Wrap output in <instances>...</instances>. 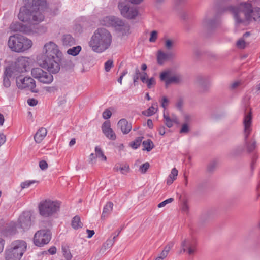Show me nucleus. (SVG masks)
Here are the masks:
<instances>
[{
	"instance_id": "obj_1",
	"label": "nucleus",
	"mask_w": 260,
	"mask_h": 260,
	"mask_svg": "<svg viewBox=\"0 0 260 260\" xmlns=\"http://www.w3.org/2000/svg\"><path fill=\"white\" fill-rule=\"evenodd\" d=\"M24 6L21 7L18 15V19L27 25H34L44 19L42 12L47 8L46 0H23Z\"/></svg>"
},
{
	"instance_id": "obj_2",
	"label": "nucleus",
	"mask_w": 260,
	"mask_h": 260,
	"mask_svg": "<svg viewBox=\"0 0 260 260\" xmlns=\"http://www.w3.org/2000/svg\"><path fill=\"white\" fill-rule=\"evenodd\" d=\"M232 14L236 26H246L253 21L260 22V8L252 9L250 4L242 3L237 6H230L226 10Z\"/></svg>"
},
{
	"instance_id": "obj_3",
	"label": "nucleus",
	"mask_w": 260,
	"mask_h": 260,
	"mask_svg": "<svg viewBox=\"0 0 260 260\" xmlns=\"http://www.w3.org/2000/svg\"><path fill=\"white\" fill-rule=\"evenodd\" d=\"M43 52V54L38 59L40 66L52 73H58L60 69L62 53L57 45L52 41L46 43L44 46Z\"/></svg>"
},
{
	"instance_id": "obj_4",
	"label": "nucleus",
	"mask_w": 260,
	"mask_h": 260,
	"mask_svg": "<svg viewBox=\"0 0 260 260\" xmlns=\"http://www.w3.org/2000/svg\"><path fill=\"white\" fill-rule=\"evenodd\" d=\"M112 41V36L110 31L104 28H99L92 36L89 45L94 52L102 53L110 47Z\"/></svg>"
},
{
	"instance_id": "obj_5",
	"label": "nucleus",
	"mask_w": 260,
	"mask_h": 260,
	"mask_svg": "<svg viewBox=\"0 0 260 260\" xmlns=\"http://www.w3.org/2000/svg\"><path fill=\"white\" fill-rule=\"evenodd\" d=\"M8 45L12 51L23 52L31 47L32 42L23 36L14 35L9 37Z\"/></svg>"
},
{
	"instance_id": "obj_6",
	"label": "nucleus",
	"mask_w": 260,
	"mask_h": 260,
	"mask_svg": "<svg viewBox=\"0 0 260 260\" xmlns=\"http://www.w3.org/2000/svg\"><path fill=\"white\" fill-rule=\"evenodd\" d=\"M27 247L23 240H16L12 242L5 251L6 260H20Z\"/></svg>"
},
{
	"instance_id": "obj_7",
	"label": "nucleus",
	"mask_w": 260,
	"mask_h": 260,
	"mask_svg": "<svg viewBox=\"0 0 260 260\" xmlns=\"http://www.w3.org/2000/svg\"><path fill=\"white\" fill-rule=\"evenodd\" d=\"M243 136L244 146L248 153H251L256 147V142L254 138L248 140V138L252 131V116L251 113L245 114L243 119Z\"/></svg>"
},
{
	"instance_id": "obj_8",
	"label": "nucleus",
	"mask_w": 260,
	"mask_h": 260,
	"mask_svg": "<svg viewBox=\"0 0 260 260\" xmlns=\"http://www.w3.org/2000/svg\"><path fill=\"white\" fill-rule=\"evenodd\" d=\"M59 207L60 204L58 202L46 200L40 203L39 213L41 216L48 217L58 211Z\"/></svg>"
},
{
	"instance_id": "obj_9",
	"label": "nucleus",
	"mask_w": 260,
	"mask_h": 260,
	"mask_svg": "<svg viewBox=\"0 0 260 260\" xmlns=\"http://www.w3.org/2000/svg\"><path fill=\"white\" fill-rule=\"evenodd\" d=\"M121 15L127 19H135L138 15V8L133 6L132 3L127 2H119L118 5Z\"/></svg>"
},
{
	"instance_id": "obj_10",
	"label": "nucleus",
	"mask_w": 260,
	"mask_h": 260,
	"mask_svg": "<svg viewBox=\"0 0 260 260\" xmlns=\"http://www.w3.org/2000/svg\"><path fill=\"white\" fill-rule=\"evenodd\" d=\"M51 238V233L49 230H41L34 235V243L35 245L41 247L48 244Z\"/></svg>"
},
{
	"instance_id": "obj_11",
	"label": "nucleus",
	"mask_w": 260,
	"mask_h": 260,
	"mask_svg": "<svg viewBox=\"0 0 260 260\" xmlns=\"http://www.w3.org/2000/svg\"><path fill=\"white\" fill-rule=\"evenodd\" d=\"M16 82L17 86L19 89H28L33 92H37L35 89L36 82L30 77H17L16 79Z\"/></svg>"
},
{
	"instance_id": "obj_12",
	"label": "nucleus",
	"mask_w": 260,
	"mask_h": 260,
	"mask_svg": "<svg viewBox=\"0 0 260 260\" xmlns=\"http://www.w3.org/2000/svg\"><path fill=\"white\" fill-rule=\"evenodd\" d=\"M28 65L27 58L22 56L18 57L14 64L9 67L12 69V74L14 76H17L20 73L25 72Z\"/></svg>"
},
{
	"instance_id": "obj_13",
	"label": "nucleus",
	"mask_w": 260,
	"mask_h": 260,
	"mask_svg": "<svg viewBox=\"0 0 260 260\" xmlns=\"http://www.w3.org/2000/svg\"><path fill=\"white\" fill-rule=\"evenodd\" d=\"M181 252H186L189 255L194 254L197 249V242L192 238H187L184 239L181 244Z\"/></svg>"
},
{
	"instance_id": "obj_14",
	"label": "nucleus",
	"mask_w": 260,
	"mask_h": 260,
	"mask_svg": "<svg viewBox=\"0 0 260 260\" xmlns=\"http://www.w3.org/2000/svg\"><path fill=\"white\" fill-rule=\"evenodd\" d=\"M170 74V71L166 70L161 72L160 74V80L165 82L166 87H168L171 84L179 83L182 81V78L180 75H175L171 76Z\"/></svg>"
},
{
	"instance_id": "obj_15",
	"label": "nucleus",
	"mask_w": 260,
	"mask_h": 260,
	"mask_svg": "<svg viewBox=\"0 0 260 260\" xmlns=\"http://www.w3.org/2000/svg\"><path fill=\"white\" fill-rule=\"evenodd\" d=\"M31 214L29 212H23L19 216L17 226L23 230H28L31 225Z\"/></svg>"
},
{
	"instance_id": "obj_16",
	"label": "nucleus",
	"mask_w": 260,
	"mask_h": 260,
	"mask_svg": "<svg viewBox=\"0 0 260 260\" xmlns=\"http://www.w3.org/2000/svg\"><path fill=\"white\" fill-rule=\"evenodd\" d=\"M220 23V21L218 18L214 17L211 19L208 16H206L203 20L202 24L205 29L210 31L217 28Z\"/></svg>"
},
{
	"instance_id": "obj_17",
	"label": "nucleus",
	"mask_w": 260,
	"mask_h": 260,
	"mask_svg": "<svg viewBox=\"0 0 260 260\" xmlns=\"http://www.w3.org/2000/svg\"><path fill=\"white\" fill-rule=\"evenodd\" d=\"M10 28L14 31H20L27 34L31 33L33 31L31 25L23 24L18 22H13L10 25Z\"/></svg>"
},
{
	"instance_id": "obj_18",
	"label": "nucleus",
	"mask_w": 260,
	"mask_h": 260,
	"mask_svg": "<svg viewBox=\"0 0 260 260\" xmlns=\"http://www.w3.org/2000/svg\"><path fill=\"white\" fill-rule=\"evenodd\" d=\"M102 130L108 139L112 140L116 139V136L114 132L111 128V124L109 121H106L103 123L102 125Z\"/></svg>"
},
{
	"instance_id": "obj_19",
	"label": "nucleus",
	"mask_w": 260,
	"mask_h": 260,
	"mask_svg": "<svg viewBox=\"0 0 260 260\" xmlns=\"http://www.w3.org/2000/svg\"><path fill=\"white\" fill-rule=\"evenodd\" d=\"M197 84L200 92L204 93L208 90L209 84L207 78L205 77H198L197 79Z\"/></svg>"
},
{
	"instance_id": "obj_20",
	"label": "nucleus",
	"mask_w": 260,
	"mask_h": 260,
	"mask_svg": "<svg viewBox=\"0 0 260 260\" xmlns=\"http://www.w3.org/2000/svg\"><path fill=\"white\" fill-rule=\"evenodd\" d=\"M173 54L171 52H164L161 50H158L157 53V62L159 65H162L165 62L171 59Z\"/></svg>"
},
{
	"instance_id": "obj_21",
	"label": "nucleus",
	"mask_w": 260,
	"mask_h": 260,
	"mask_svg": "<svg viewBox=\"0 0 260 260\" xmlns=\"http://www.w3.org/2000/svg\"><path fill=\"white\" fill-rule=\"evenodd\" d=\"M117 126L121 129L123 134H128L132 128L131 123L128 122L127 120L124 118L121 119L118 121Z\"/></svg>"
},
{
	"instance_id": "obj_22",
	"label": "nucleus",
	"mask_w": 260,
	"mask_h": 260,
	"mask_svg": "<svg viewBox=\"0 0 260 260\" xmlns=\"http://www.w3.org/2000/svg\"><path fill=\"white\" fill-rule=\"evenodd\" d=\"M13 75L12 69L10 67H7L5 70L3 76V85L5 87L8 88L11 86L10 78Z\"/></svg>"
},
{
	"instance_id": "obj_23",
	"label": "nucleus",
	"mask_w": 260,
	"mask_h": 260,
	"mask_svg": "<svg viewBox=\"0 0 260 260\" xmlns=\"http://www.w3.org/2000/svg\"><path fill=\"white\" fill-rule=\"evenodd\" d=\"M129 165L125 164H121L120 162L116 163L114 168L113 170L115 172L120 171L122 174L126 175L129 172Z\"/></svg>"
},
{
	"instance_id": "obj_24",
	"label": "nucleus",
	"mask_w": 260,
	"mask_h": 260,
	"mask_svg": "<svg viewBox=\"0 0 260 260\" xmlns=\"http://www.w3.org/2000/svg\"><path fill=\"white\" fill-rule=\"evenodd\" d=\"M113 208V203L112 202H108L104 206L101 215L102 219L108 217L111 213Z\"/></svg>"
},
{
	"instance_id": "obj_25",
	"label": "nucleus",
	"mask_w": 260,
	"mask_h": 260,
	"mask_svg": "<svg viewBox=\"0 0 260 260\" xmlns=\"http://www.w3.org/2000/svg\"><path fill=\"white\" fill-rule=\"evenodd\" d=\"M47 130L46 128L42 127L40 128L36 132L34 136V140L37 143H40L44 139L47 135Z\"/></svg>"
},
{
	"instance_id": "obj_26",
	"label": "nucleus",
	"mask_w": 260,
	"mask_h": 260,
	"mask_svg": "<svg viewBox=\"0 0 260 260\" xmlns=\"http://www.w3.org/2000/svg\"><path fill=\"white\" fill-rule=\"evenodd\" d=\"M53 80V76L49 72L44 71L42 77L39 80L40 82L44 84H50Z\"/></svg>"
},
{
	"instance_id": "obj_27",
	"label": "nucleus",
	"mask_w": 260,
	"mask_h": 260,
	"mask_svg": "<svg viewBox=\"0 0 260 260\" xmlns=\"http://www.w3.org/2000/svg\"><path fill=\"white\" fill-rule=\"evenodd\" d=\"M62 44L65 46H71L75 44V40L70 35H64L62 37Z\"/></svg>"
},
{
	"instance_id": "obj_28",
	"label": "nucleus",
	"mask_w": 260,
	"mask_h": 260,
	"mask_svg": "<svg viewBox=\"0 0 260 260\" xmlns=\"http://www.w3.org/2000/svg\"><path fill=\"white\" fill-rule=\"evenodd\" d=\"M115 239H114L113 238L112 239H108L105 243L103 244L102 247L99 250V253L100 254H103L107 249H109L113 245Z\"/></svg>"
},
{
	"instance_id": "obj_29",
	"label": "nucleus",
	"mask_w": 260,
	"mask_h": 260,
	"mask_svg": "<svg viewBox=\"0 0 260 260\" xmlns=\"http://www.w3.org/2000/svg\"><path fill=\"white\" fill-rule=\"evenodd\" d=\"M178 170L175 168L172 169L171 173L167 180V184L168 185H171L173 181L176 180L178 175Z\"/></svg>"
},
{
	"instance_id": "obj_30",
	"label": "nucleus",
	"mask_w": 260,
	"mask_h": 260,
	"mask_svg": "<svg viewBox=\"0 0 260 260\" xmlns=\"http://www.w3.org/2000/svg\"><path fill=\"white\" fill-rule=\"evenodd\" d=\"M174 243L173 242H169L164 248V250L159 256L164 260L168 255L171 249L173 247Z\"/></svg>"
},
{
	"instance_id": "obj_31",
	"label": "nucleus",
	"mask_w": 260,
	"mask_h": 260,
	"mask_svg": "<svg viewBox=\"0 0 260 260\" xmlns=\"http://www.w3.org/2000/svg\"><path fill=\"white\" fill-rule=\"evenodd\" d=\"M44 71L40 68H35L31 70V74L32 76L38 80L42 77Z\"/></svg>"
},
{
	"instance_id": "obj_32",
	"label": "nucleus",
	"mask_w": 260,
	"mask_h": 260,
	"mask_svg": "<svg viewBox=\"0 0 260 260\" xmlns=\"http://www.w3.org/2000/svg\"><path fill=\"white\" fill-rule=\"evenodd\" d=\"M72 226L74 229H78L83 226V224L81 221L80 218L78 216H75L72 219Z\"/></svg>"
},
{
	"instance_id": "obj_33",
	"label": "nucleus",
	"mask_w": 260,
	"mask_h": 260,
	"mask_svg": "<svg viewBox=\"0 0 260 260\" xmlns=\"http://www.w3.org/2000/svg\"><path fill=\"white\" fill-rule=\"evenodd\" d=\"M142 145L144 147L143 150L147 151H150L154 148V144L150 139H147L142 142Z\"/></svg>"
},
{
	"instance_id": "obj_34",
	"label": "nucleus",
	"mask_w": 260,
	"mask_h": 260,
	"mask_svg": "<svg viewBox=\"0 0 260 260\" xmlns=\"http://www.w3.org/2000/svg\"><path fill=\"white\" fill-rule=\"evenodd\" d=\"M17 228H18L17 224L12 223L10 226L8 227L5 234L7 236L14 235L17 232Z\"/></svg>"
},
{
	"instance_id": "obj_35",
	"label": "nucleus",
	"mask_w": 260,
	"mask_h": 260,
	"mask_svg": "<svg viewBox=\"0 0 260 260\" xmlns=\"http://www.w3.org/2000/svg\"><path fill=\"white\" fill-rule=\"evenodd\" d=\"M81 49L82 48L80 46H77L76 47H73L67 50V52L69 55H72L73 56H76L81 51Z\"/></svg>"
},
{
	"instance_id": "obj_36",
	"label": "nucleus",
	"mask_w": 260,
	"mask_h": 260,
	"mask_svg": "<svg viewBox=\"0 0 260 260\" xmlns=\"http://www.w3.org/2000/svg\"><path fill=\"white\" fill-rule=\"evenodd\" d=\"M114 16H107L104 17L101 21V24L107 26H111L113 22Z\"/></svg>"
},
{
	"instance_id": "obj_37",
	"label": "nucleus",
	"mask_w": 260,
	"mask_h": 260,
	"mask_svg": "<svg viewBox=\"0 0 260 260\" xmlns=\"http://www.w3.org/2000/svg\"><path fill=\"white\" fill-rule=\"evenodd\" d=\"M62 251L63 255L66 260H71L72 258V255L68 246H62Z\"/></svg>"
},
{
	"instance_id": "obj_38",
	"label": "nucleus",
	"mask_w": 260,
	"mask_h": 260,
	"mask_svg": "<svg viewBox=\"0 0 260 260\" xmlns=\"http://www.w3.org/2000/svg\"><path fill=\"white\" fill-rule=\"evenodd\" d=\"M125 22L120 18L114 17L113 22H112L111 26L114 27L116 30H117L120 27L122 26V25Z\"/></svg>"
},
{
	"instance_id": "obj_39",
	"label": "nucleus",
	"mask_w": 260,
	"mask_h": 260,
	"mask_svg": "<svg viewBox=\"0 0 260 260\" xmlns=\"http://www.w3.org/2000/svg\"><path fill=\"white\" fill-rule=\"evenodd\" d=\"M116 30L120 32L122 36L126 35L129 33V26L128 24L124 23Z\"/></svg>"
},
{
	"instance_id": "obj_40",
	"label": "nucleus",
	"mask_w": 260,
	"mask_h": 260,
	"mask_svg": "<svg viewBox=\"0 0 260 260\" xmlns=\"http://www.w3.org/2000/svg\"><path fill=\"white\" fill-rule=\"evenodd\" d=\"M143 137H138L134 141L132 142L130 146L133 149H137L140 145Z\"/></svg>"
},
{
	"instance_id": "obj_41",
	"label": "nucleus",
	"mask_w": 260,
	"mask_h": 260,
	"mask_svg": "<svg viewBox=\"0 0 260 260\" xmlns=\"http://www.w3.org/2000/svg\"><path fill=\"white\" fill-rule=\"evenodd\" d=\"M156 108L153 106L149 107L147 110L144 111L142 112V113L144 115L146 116H150L153 115L156 112Z\"/></svg>"
},
{
	"instance_id": "obj_42",
	"label": "nucleus",
	"mask_w": 260,
	"mask_h": 260,
	"mask_svg": "<svg viewBox=\"0 0 260 260\" xmlns=\"http://www.w3.org/2000/svg\"><path fill=\"white\" fill-rule=\"evenodd\" d=\"M95 156L97 157L101 158L102 160L106 161L107 159L106 157L105 156L103 152L101 150V148L99 146H96L95 148Z\"/></svg>"
},
{
	"instance_id": "obj_43",
	"label": "nucleus",
	"mask_w": 260,
	"mask_h": 260,
	"mask_svg": "<svg viewBox=\"0 0 260 260\" xmlns=\"http://www.w3.org/2000/svg\"><path fill=\"white\" fill-rule=\"evenodd\" d=\"M140 75L141 72L138 68L137 67L135 70V74L133 75V82L135 85L137 84L138 80L140 79Z\"/></svg>"
},
{
	"instance_id": "obj_44",
	"label": "nucleus",
	"mask_w": 260,
	"mask_h": 260,
	"mask_svg": "<svg viewBox=\"0 0 260 260\" xmlns=\"http://www.w3.org/2000/svg\"><path fill=\"white\" fill-rule=\"evenodd\" d=\"M164 118L165 120V123L166 125L168 128H171L173 125V121L171 120V118L169 117V115H166L165 113H164Z\"/></svg>"
},
{
	"instance_id": "obj_45",
	"label": "nucleus",
	"mask_w": 260,
	"mask_h": 260,
	"mask_svg": "<svg viewBox=\"0 0 260 260\" xmlns=\"http://www.w3.org/2000/svg\"><path fill=\"white\" fill-rule=\"evenodd\" d=\"M149 167H150L149 163L148 162H146L144 164H143V165L140 166V167L139 168V171L142 174H145L147 172L148 169L149 168Z\"/></svg>"
},
{
	"instance_id": "obj_46",
	"label": "nucleus",
	"mask_w": 260,
	"mask_h": 260,
	"mask_svg": "<svg viewBox=\"0 0 260 260\" xmlns=\"http://www.w3.org/2000/svg\"><path fill=\"white\" fill-rule=\"evenodd\" d=\"M113 67V61L112 60H108L104 64V69L106 72H108L110 69Z\"/></svg>"
},
{
	"instance_id": "obj_47",
	"label": "nucleus",
	"mask_w": 260,
	"mask_h": 260,
	"mask_svg": "<svg viewBox=\"0 0 260 260\" xmlns=\"http://www.w3.org/2000/svg\"><path fill=\"white\" fill-rule=\"evenodd\" d=\"M217 163L216 161L210 162L207 166V171L209 172H213L217 167Z\"/></svg>"
},
{
	"instance_id": "obj_48",
	"label": "nucleus",
	"mask_w": 260,
	"mask_h": 260,
	"mask_svg": "<svg viewBox=\"0 0 260 260\" xmlns=\"http://www.w3.org/2000/svg\"><path fill=\"white\" fill-rule=\"evenodd\" d=\"M35 183H36L35 180H27L21 183V187L22 189L27 188Z\"/></svg>"
},
{
	"instance_id": "obj_49",
	"label": "nucleus",
	"mask_w": 260,
	"mask_h": 260,
	"mask_svg": "<svg viewBox=\"0 0 260 260\" xmlns=\"http://www.w3.org/2000/svg\"><path fill=\"white\" fill-rule=\"evenodd\" d=\"M237 47L240 49H243L246 47V43L243 38L238 40L236 43Z\"/></svg>"
},
{
	"instance_id": "obj_50",
	"label": "nucleus",
	"mask_w": 260,
	"mask_h": 260,
	"mask_svg": "<svg viewBox=\"0 0 260 260\" xmlns=\"http://www.w3.org/2000/svg\"><path fill=\"white\" fill-rule=\"evenodd\" d=\"M165 46L167 50H171L174 46V42L171 40L167 39L165 41Z\"/></svg>"
},
{
	"instance_id": "obj_51",
	"label": "nucleus",
	"mask_w": 260,
	"mask_h": 260,
	"mask_svg": "<svg viewBox=\"0 0 260 260\" xmlns=\"http://www.w3.org/2000/svg\"><path fill=\"white\" fill-rule=\"evenodd\" d=\"M146 84H147V87L148 88H151L152 86L155 85L156 84L155 78L151 77L150 79H147Z\"/></svg>"
},
{
	"instance_id": "obj_52",
	"label": "nucleus",
	"mask_w": 260,
	"mask_h": 260,
	"mask_svg": "<svg viewBox=\"0 0 260 260\" xmlns=\"http://www.w3.org/2000/svg\"><path fill=\"white\" fill-rule=\"evenodd\" d=\"M158 32L156 30L152 31L150 34V37L149 41L150 42H155L157 38Z\"/></svg>"
},
{
	"instance_id": "obj_53",
	"label": "nucleus",
	"mask_w": 260,
	"mask_h": 260,
	"mask_svg": "<svg viewBox=\"0 0 260 260\" xmlns=\"http://www.w3.org/2000/svg\"><path fill=\"white\" fill-rule=\"evenodd\" d=\"M173 201H174V198H170L161 202V203H160L158 205V207L161 208V207H165L167 204L171 203Z\"/></svg>"
},
{
	"instance_id": "obj_54",
	"label": "nucleus",
	"mask_w": 260,
	"mask_h": 260,
	"mask_svg": "<svg viewBox=\"0 0 260 260\" xmlns=\"http://www.w3.org/2000/svg\"><path fill=\"white\" fill-rule=\"evenodd\" d=\"M189 131V127L187 124L184 123L182 125V127L180 131V133L182 134H186Z\"/></svg>"
},
{
	"instance_id": "obj_55",
	"label": "nucleus",
	"mask_w": 260,
	"mask_h": 260,
	"mask_svg": "<svg viewBox=\"0 0 260 260\" xmlns=\"http://www.w3.org/2000/svg\"><path fill=\"white\" fill-rule=\"evenodd\" d=\"M112 115V113L111 112L108 110V109H106L105 110L103 114H102V116H103V118L104 119H109L111 116Z\"/></svg>"
},
{
	"instance_id": "obj_56",
	"label": "nucleus",
	"mask_w": 260,
	"mask_h": 260,
	"mask_svg": "<svg viewBox=\"0 0 260 260\" xmlns=\"http://www.w3.org/2000/svg\"><path fill=\"white\" fill-rule=\"evenodd\" d=\"M244 151V149L242 147H238L236 149L234 150L231 153L232 156H236L241 154Z\"/></svg>"
},
{
	"instance_id": "obj_57",
	"label": "nucleus",
	"mask_w": 260,
	"mask_h": 260,
	"mask_svg": "<svg viewBox=\"0 0 260 260\" xmlns=\"http://www.w3.org/2000/svg\"><path fill=\"white\" fill-rule=\"evenodd\" d=\"M58 90V88L57 86H50L47 87L46 88V91L49 93H52L56 92Z\"/></svg>"
},
{
	"instance_id": "obj_58",
	"label": "nucleus",
	"mask_w": 260,
	"mask_h": 260,
	"mask_svg": "<svg viewBox=\"0 0 260 260\" xmlns=\"http://www.w3.org/2000/svg\"><path fill=\"white\" fill-rule=\"evenodd\" d=\"M39 167L42 170H45L48 168V164L45 160H42L39 162Z\"/></svg>"
},
{
	"instance_id": "obj_59",
	"label": "nucleus",
	"mask_w": 260,
	"mask_h": 260,
	"mask_svg": "<svg viewBox=\"0 0 260 260\" xmlns=\"http://www.w3.org/2000/svg\"><path fill=\"white\" fill-rule=\"evenodd\" d=\"M6 141V135L3 133H0V147L2 146Z\"/></svg>"
},
{
	"instance_id": "obj_60",
	"label": "nucleus",
	"mask_w": 260,
	"mask_h": 260,
	"mask_svg": "<svg viewBox=\"0 0 260 260\" xmlns=\"http://www.w3.org/2000/svg\"><path fill=\"white\" fill-rule=\"evenodd\" d=\"M27 103L30 106H34L38 104V101L33 98L29 99L27 100Z\"/></svg>"
},
{
	"instance_id": "obj_61",
	"label": "nucleus",
	"mask_w": 260,
	"mask_h": 260,
	"mask_svg": "<svg viewBox=\"0 0 260 260\" xmlns=\"http://www.w3.org/2000/svg\"><path fill=\"white\" fill-rule=\"evenodd\" d=\"M189 207L186 201H184L182 205V210L184 212H188Z\"/></svg>"
},
{
	"instance_id": "obj_62",
	"label": "nucleus",
	"mask_w": 260,
	"mask_h": 260,
	"mask_svg": "<svg viewBox=\"0 0 260 260\" xmlns=\"http://www.w3.org/2000/svg\"><path fill=\"white\" fill-rule=\"evenodd\" d=\"M168 103H169L168 99L166 96H164L162 98V101H161V106L164 108H166V107L168 105Z\"/></svg>"
},
{
	"instance_id": "obj_63",
	"label": "nucleus",
	"mask_w": 260,
	"mask_h": 260,
	"mask_svg": "<svg viewBox=\"0 0 260 260\" xmlns=\"http://www.w3.org/2000/svg\"><path fill=\"white\" fill-rule=\"evenodd\" d=\"M48 252L51 255L55 254L56 253V248L55 246H52L48 249Z\"/></svg>"
},
{
	"instance_id": "obj_64",
	"label": "nucleus",
	"mask_w": 260,
	"mask_h": 260,
	"mask_svg": "<svg viewBox=\"0 0 260 260\" xmlns=\"http://www.w3.org/2000/svg\"><path fill=\"white\" fill-rule=\"evenodd\" d=\"M241 84V82L239 81H236L233 83L231 85V88L232 89H236L237 87H238Z\"/></svg>"
}]
</instances>
